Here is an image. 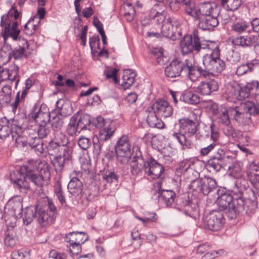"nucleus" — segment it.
Wrapping results in <instances>:
<instances>
[{
  "label": "nucleus",
  "instance_id": "obj_1",
  "mask_svg": "<svg viewBox=\"0 0 259 259\" xmlns=\"http://www.w3.org/2000/svg\"><path fill=\"white\" fill-rule=\"evenodd\" d=\"M227 210L226 214L230 220L235 219L240 213L250 215L254 213L257 208V201L255 199H244L234 196L233 194L219 191L216 196L211 200Z\"/></svg>",
  "mask_w": 259,
  "mask_h": 259
},
{
  "label": "nucleus",
  "instance_id": "obj_2",
  "mask_svg": "<svg viewBox=\"0 0 259 259\" xmlns=\"http://www.w3.org/2000/svg\"><path fill=\"white\" fill-rule=\"evenodd\" d=\"M36 165L34 161L21 166L19 169L12 171L10 174V179L15 189L21 193H26L30 186L27 179L37 187H42L47 180L38 172H35Z\"/></svg>",
  "mask_w": 259,
  "mask_h": 259
},
{
  "label": "nucleus",
  "instance_id": "obj_3",
  "mask_svg": "<svg viewBox=\"0 0 259 259\" xmlns=\"http://www.w3.org/2000/svg\"><path fill=\"white\" fill-rule=\"evenodd\" d=\"M202 62L203 67L194 63L196 81L201 77L214 78L226 68L225 62L220 58V51L218 47L212 49L210 54L204 55Z\"/></svg>",
  "mask_w": 259,
  "mask_h": 259
},
{
  "label": "nucleus",
  "instance_id": "obj_4",
  "mask_svg": "<svg viewBox=\"0 0 259 259\" xmlns=\"http://www.w3.org/2000/svg\"><path fill=\"white\" fill-rule=\"evenodd\" d=\"M166 76L170 78L184 76L196 81L194 70V61L192 59H185L184 61L176 59L172 60L165 69Z\"/></svg>",
  "mask_w": 259,
  "mask_h": 259
},
{
  "label": "nucleus",
  "instance_id": "obj_5",
  "mask_svg": "<svg viewBox=\"0 0 259 259\" xmlns=\"http://www.w3.org/2000/svg\"><path fill=\"white\" fill-rule=\"evenodd\" d=\"M93 124L97 128H101L98 136L93 140L95 151L99 153L104 142L111 139L116 131V127L112 120L105 119L101 116L97 117Z\"/></svg>",
  "mask_w": 259,
  "mask_h": 259
},
{
  "label": "nucleus",
  "instance_id": "obj_6",
  "mask_svg": "<svg viewBox=\"0 0 259 259\" xmlns=\"http://www.w3.org/2000/svg\"><path fill=\"white\" fill-rule=\"evenodd\" d=\"M197 131V124L195 121L184 118L179 120V132H173L171 137L177 140L182 146L190 149L192 145L190 138L196 133Z\"/></svg>",
  "mask_w": 259,
  "mask_h": 259
},
{
  "label": "nucleus",
  "instance_id": "obj_7",
  "mask_svg": "<svg viewBox=\"0 0 259 259\" xmlns=\"http://www.w3.org/2000/svg\"><path fill=\"white\" fill-rule=\"evenodd\" d=\"M242 106V112L237 107L230 108V116L240 124H249L252 121L251 116L259 114V104L256 101H246Z\"/></svg>",
  "mask_w": 259,
  "mask_h": 259
},
{
  "label": "nucleus",
  "instance_id": "obj_8",
  "mask_svg": "<svg viewBox=\"0 0 259 259\" xmlns=\"http://www.w3.org/2000/svg\"><path fill=\"white\" fill-rule=\"evenodd\" d=\"M211 41H201L198 30H194L191 35H186L181 40L180 46L182 53L186 55L195 52L198 53L201 49H210Z\"/></svg>",
  "mask_w": 259,
  "mask_h": 259
},
{
  "label": "nucleus",
  "instance_id": "obj_9",
  "mask_svg": "<svg viewBox=\"0 0 259 259\" xmlns=\"http://www.w3.org/2000/svg\"><path fill=\"white\" fill-rule=\"evenodd\" d=\"M189 187L193 191L200 192L204 195H207L210 200L216 196V194L220 191L215 180L209 177H204L192 181Z\"/></svg>",
  "mask_w": 259,
  "mask_h": 259
},
{
  "label": "nucleus",
  "instance_id": "obj_10",
  "mask_svg": "<svg viewBox=\"0 0 259 259\" xmlns=\"http://www.w3.org/2000/svg\"><path fill=\"white\" fill-rule=\"evenodd\" d=\"M23 133L20 122H18L16 116L13 119L11 123L7 125H0V139H5L11 135V138L17 144L22 142L21 135Z\"/></svg>",
  "mask_w": 259,
  "mask_h": 259
},
{
  "label": "nucleus",
  "instance_id": "obj_11",
  "mask_svg": "<svg viewBox=\"0 0 259 259\" xmlns=\"http://www.w3.org/2000/svg\"><path fill=\"white\" fill-rule=\"evenodd\" d=\"M161 33L164 37L172 40L179 39L182 36L180 21L175 17H168L161 27Z\"/></svg>",
  "mask_w": 259,
  "mask_h": 259
},
{
  "label": "nucleus",
  "instance_id": "obj_12",
  "mask_svg": "<svg viewBox=\"0 0 259 259\" xmlns=\"http://www.w3.org/2000/svg\"><path fill=\"white\" fill-rule=\"evenodd\" d=\"M203 222L205 228L212 231H218L223 228L225 222L223 212L213 210L206 215Z\"/></svg>",
  "mask_w": 259,
  "mask_h": 259
},
{
  "label": "nucleus",
  "instance_id": "obj_13",
  "mask_svg": "<svg viewBox=\"0 0 259 259\" xmlns=\"http://www.w3.org/2000/svg\"><path fill=\"white\" fill-rule=\"evenodd\" d=\"M146 161L143 157L140 148L138 146L134 148L133 157L130 163L131 172L135 177L141 176L142 170L145 171Z\"/></svg>",
  "mask_w": 259,
  "mask_h": 259
},
{
  "label": "nucleus",
  "instance_id": "obj_14",
  "mask_svg": "<svg viewBox=\"0 0 259 259\" xmlns=\"http://www.w3.org/2000/svg\"><path fill=\"white\" fill-rule=\"evenodd\" d=\"M53 114V113L50 114L48 112L45 107L42 108V106L35 104L28 116L30 119L35 120L38 124H45L50 121Z\"/></svg>",
  "mask_w": 259,
  "mask_h": 259
},
{
  "label": "nucleus",
  "instance_id": "obj_15",
  "mask_svg": "<svg viewBox=\"0 0 259 259\" xmlns=\"http://www.w3.org/2000/svg\"><path fill=\"white\" fill-rule=\"evenodd\" d=\"M145 165V174L153 179L160 178L164 171V167L152 157L146 161Z\"/></svg>",
  "mask_w": 259,
  "mask_h": 259
},
{
  "label": "nucleus",
  "instance_id": "obj_16",
  "mask_svg": "<svg viewBox=\"0 0 259 259\" xmlns=\"http://www.w3.org/2000/svg\"><path fill=\"white\" fill-rule=\"evenodd\" d=\"M238 95L240 100L244 99L250 96L256 97L259 95V81L252 80L247 82L244 87L240 88Z\"/></svg>",
  "mask_w": 259,
  "mask_h": 259
},
{
  "label": "nucleus",
  "instance_id": "obj_17",
  "mask_svg": "<svg viewBox=\"0 0 259 259\" xmlns=\"http://www.w3.org/2000/svg\"><path fill=\"white\" fill-rule=\"evenodd\" d=\"M149 110H154L157 115L166 118L170 117L173 112V109L169 104L165 100L159 99L156 101Z\"/></svg>",
  "mask_w": 259,
  "mask_h": 259
},
{
  "label": "nucleus",
  "instance_id": "obj_18",
  "mask_svg": "<svg viewBox=\"0 0 259 259\" xmlns=\"http://www.w3.org/2000/svg\"><path fill=\"white\" fill-rule=\"evenodd\" d=\"M247 176L250 183L259 190V162L254 160L250 162L247 168Z\"/></svg>",
  "mask_w": 259,
  "mask_h": 259
},
{
  "label": "nucleus",
  "instance_id": "obj_19",
  "mask_svg": "<svg viewBox=\"0 0 259 259\" xmlns=\"http://www.w3.org/2000/svg\"><path fill=\"white\" fill-rule=\"evenodd\" d=\"M209 78V80L201 81L197 87L198 92L201 95H209L219 89L218 81L214 78Z\"/></svg>",
  "mask_w": 259,
  "mask_h": 259
},
{
  "label": "nucleus",
  "instance_id": "obj_20",
  "mask_svg": "<svg viewBox=\"0 0 259 259\" xmlns=\"http://www.w3.org/2000/svg\"><path fill=\"white\" fill-rule=\"evenodd\" d=\"M19 23L17 21H14L12 25L9 27H5L3 29L1 32V35L4 39L6 38L12 37L14 40H17L20 33V30L18 28Z\"/></svg>",
  "mask_w": 259,
  "mask_h": 259
},
{
  "label": "nucleus",
  "instance_id": "obj_21",
  "mask_svg": "<svg viewBox=\"0 0 259 259\" xmlns=\"http://www.w3.org/2000/svg\"><path fill=\"white\" fill-rule=\"evenodd\" d=\"M219 15H207L199 19V27L200 29L205 30L212 29L219 24L217 17Z\"/></svg>",
  "mask_w": 259,
  "mask_h": 259
},
{
  "label": "nucleus",
  "instance_id": "obj_22",
  "mask_svg": "<svg viewBox=\"0 0 259 259\" xmlns=\"http://www.w3.org/2000/svg\"><path fill=\"white\" fill-rule=\"evenodd\" d=\"M56 114L62 117H67L72 112V109L69 102L63 99H60L56 103Z\"/></svg>",
  "mask_w": 259,
  "mask_h": 259
},
{
  "label": "nucleus",
  "instance_id": "obj_23",
  "mask_svg": "<svg viewBox=\"0 0 259 259\" xmlns=\"http://www.w3.org/2000/svg\"><path fill=\"white\" fill-rule=\"evenodd\" d=\"M219 156H214L208 161V166L212 168L215 171H219L222 167L227 159L229 158L228 156L224 155V151L222 149L219 150Z\"/></svg>",
  "mask_w": 259,
  "mask_h": 259
},
{
  "label": "nucleus",
  "instance_id": "obj_24",
  "mask_svg": "<svg viewBox=\"0 0 259 259\" xmlns=\"http://www.w3.org/2000/svg\"><path fill=\"white\" fill-rule=\"evenodd\" d=\"M89 239V237L84 232H72L65 236V240L70 244H83Z\"/></svg>",
  "mask_w": 259,
  "mask_h": 259
},
{
  "label": "nucleus",
  "instance_id": "obj_25",
  "mask_svg": "<svg viewBox=\"0 0 259 259\" xmlns=\"http://www.w3.org/2000/svg\"><path fill=\"white\" fill-rule=\"evenodd\" d=\"M249 187L248 183L244 177L237 179L234 183V187L231 190L234 196L243 198V192Z\"/></svg>",
  "mask_w": 259,
  "mask_h": 259
},
{
  "label": "nucleus",
  "instance_id": "obj_26",
  "mask_svg": "<svg viewBox=\"0 0 259 259\" xmlns=\"http://www.w3.org/2000/svg\"><path fill=\"white\" fill-rule=\"evenodd\" d=\"M199 17L200 18L207 15H219V8L214 4L209 2H205L199 5Z\"/></svg>",
  "mask_w": 259,
  "mask_h": 259
},
{
  "label": "nucleus",
  "instance_id": "obj_27",
  "mask_svg": "<svg viewBox=\"0 0 259 259\" xmlns=\"http://www.w3.org/2000/svg\"><path fill=\"white\" fill-rule=\"evenodd\" d=\"M37 221L41 227H46L50 224L54 223L55 217L46 212L45 208L40 207L37 210Z\"/></svg>",
  "mask_w": 259,
  "mask_h": 259
},
{
  "label": "nucleus",
  "instance_id": "obj_28",
  "mask_svg": "<svg viewBox=\"0 0 259 259\" xmlns=\"http://www.w3.org/2000/svg\"><path fill=\"white\" fill-rule=\"evenodd\" d=\"M73 116H76L75 122L78 125V128L81 131L84 130H90L91 129V117L89 114L76 113Z\"/></svg>",
  "mask_w": 259,
  "mask_h": 259
},
{
  "label": "nucleus",
  "instance_id": "obj_29",
  "mask_svg": "<svg viewBox=\"0 0 259 259\" xmlns=\"http://www.w3.org/2000/svg\"><path fill=\"white\" fill-rule=\"evenodd\" d=\"M159 201H162L167 206H170L174 202L176 193L171 190H159L158 192Z\"/></svg>",
  "mask_w": 259,
  "mask_h": 259
},
{
  "label": "nucleus",
  "instance_id": "obj_30",
  "mask_svg": "<svg viewBox=\"0 0 259 259\" xmlns=\"http://www.w3.org/2000/svg\"><path fill=\"white\" fill-rule=\"evenodd\" d=\"M67 188L71 194L78 196L82 192V184L78 178L73 177L69 182Z\"/></svg>",
  "mask_w": 259,
  "mask_h": 259
},
{
  "label": "nucleus",
  "instance_id": "obj_31",
  "mask_svg": "<svg viewBox=\"0 0 259 259\" xmlns=\"http://www.w3.org/2000/svg\"><path fill=\"white\" fill-rule=\"evenodd\" d=\"M258 64L257 61H251L246 63L238 66L236 70V73L238 76L252 72L254 67Z\"/></svg>",
  "mask_w": 259,
  "mask_h": 259
},
{
  "label": "nucleus",
  "instance_id": "obj_32",
  "mask_svg": "<svg viewBox=\"0 0 259 259\" xmlns=\"http://www.w3.org/2000/svg\"><path fill=\"white\" fill-rule=\"evenodd\" d=\"M181 210L185 215L194 218L195 213L197 212L198 206L192 201L186 200L183 202Z\"/></svg>",
  "mask_w": 259,
  "mask_h": 259
},
{
  "label": "nucleus",
  "instance_id": "obj_33",
  "mask_svg": "<svg viewBox=\"0 0 259 259\" xmlns=\"http://www.w3.org/2000/svg\"><path fill=\"white\" fill-rule=\"evenodd\" d=\"M38 209L39 205H36L35 207H27L25 208L24 215L23 218V223L25 225H28L32 222L36 216Z\"/></svg>",
  "mask_w": 259,
  "mask_h": 259
},
{
  "label": "nucleus",
  "instance_id": "obj_34",
  "mask_svg": "<svg viewBox=\"0 0 259 259\" xmlns=\"http://www.w3.org/2000/svg\"><path fill=\"white\" fill-rule=\"evenodd\" d=\"M135 73L130 69H126L123 71L122 75V86L127 89L131 87L134 82Z\"/></svg>",
  "mask_w": 259,
  "mask_h": 259
},
{
  "label": "nucleus",
  "instance_id": "obj_35",
  "mask_svg": "<svg viewBox=\"0 0 259 259\" xmlns=\"http://www.w3.org/2000/svg\"><path fill=\"white\" fill-rule=\"evenodd\" d=\"M25 48L19 47L18 48H15L10 53L6 55V58L2 62V64H5L9 62L10 60L14 58L15 60L21 59L24 55Z\"/></svg>",
  "mask_w": 259,
  "mask_h": 259
},
{
  "label": "nucleus",
  "instance_id": "obj_36",
  "mask_svg": "<svg viewBox=\"0 0 259 259\" xmlns=\"http://www.w3.org/2000/svg\"><path fill=\"white\" fill-rule=\"evenodd\" d=\"M180 100L186 103L193 105H196L199 103V96L192 92L187 91L184 93L181 97Z\"/></svg>",
  "mask_w": 259,
  "mask_h": 259
},
{
  "label": "nucleus",
  "instance_id": "obj_37",
  "mask_svg": "<svg viewBox=\"0 0 259 259\" xmlns=\"http://www.w3.org/2000/svg\"><path fill=\"white\" fill-rule=\"evenodd\" d=\"M8 205L11 206V211L16 217H22V203L20 198H19L18 200H15L14 199L10 200L9 201Z\"/></svg>",
  "mask_w": 259,
  "mask_h": 259
},
{
  "label": "nucleus",
  "instance_id": "obj_38",
  "mask_svg": "<svg viewBox=\"0 0 259 259\" xmlns=\"http://www.w3.org/2000/svg\"><path fill=\"white\" fill-rule=\"evenodd\" d=\"M252 38L248 36H238L233 38L232 42L234 46L246 48L252 44Z\"/></svg>",
  "mask_w": 259,
  "mask_h": 259
},
{
  "label": "nucleus",
  "instance_id": "obj_39",
  "mask_svg": "<svg viewBox=\"0 0 259 259\" xmlns=\"http://www.w3.org/2000/svg\"><path fill=\"white\" fill-rule=\"evenodd\" d=\"M250 27V23L243 20H239L233 24L231 28L232 31L241 34L246 32L247 29Z\"/></svg>",
  "mask_w": 259,
  "mask_h": 259
},
{
  "label": "nucleus",
  "instance_id": "obj_40",
  "mask_svg": "<svg viewBox=\"0 0 259 259\" xmlns=\"http://www.w3.org/2000/svg\"><path fill=\"white\" fill-rule=\"evenodd\" d=\"M148 113L147 117V122L148 125L152 127H156L159 128V125L160 124V121L158 120L157 116V113L154 110H149V107L146 110Z\"/></svg>",
  "mask_w": 259,
  "mask_h": 259
},
{
  "label": "nucleus",
  "instance_id": "obj_41",
  "mask_svg": "<svg viewBox=\"0 0 259 259\" xmlns=\"http://www.w3.org/2000/svg\"><path fill=\"white\" fill-rule=\"evenodd\" d=\"M152 54L156 58L157 62L163 65L166 64L168 61V58L163 55V51L161 48H155L151 50Z\"/></svg>",
  "mask_w": 259,
  "mask_h": 259
},
{
  "label": "nucleus",
  "instance_id": "obj_42",
  "mask_svg": "<svg viewBox=\"0 0 259 259\" xmlns=\"http://www.w3.org/2000/svg\"><path fill=\"white\" fill-rule=\"evenodd\" d=\"M37 19V17H34L24 25V31L26 34L31 35L35 32L38 24V22H35Z\"/></svg>",
  "mask_w": 259,
  "mask_h": 259
},
{
  "label": "nucleus",
  "instance_id": "obj_43",
  "mask_svg": "<svg viewBox=\"0 0 259 259\" xmlns=\"http://www.w3.org/2000/svg\"><path fill=\"white\" fill-rule=\"evenodd\" d=\"M129 151L131 150V145L127 136H122L117 141L115 146V151Z\"/></svg>",
  "mask_w": 259,
  "mask_h": 259
},
{
  "label": "nucleus",
  "instance_id": "obj_44",
  "mask_svg": "<svg viewBox=\"0 0 259 259\" xmlns=\"http://www.w3.org/2000/svg\"><path fill=\"white\" fill-rule=\"evenodd\" d=\"M116 154L117 161L122 164L127 163L131 158V150L123 151L118 150L116 151Z\"/></svg>",
  "mask_w": 259,
  "mask_h": 259
},
{
  "label": "nucleus",
  "instance_id": "obj_45",
  "mask_svg": "<svg viewBox=\"0 0 259 259\" xmlns=\"http://www.w3.org/2000/svg\"><path fill=\"white\" fill-rule=\"evenodd\" d=\"M123 11L127 21L129 22L132 21L136 14V11L133 6L130 3H125L123 5Z\"/></svg>",
  "mask_w": 259,
  "mask_h": 259
},
{
  "label": "nucleus",
  "instance_id": "obj_46",
  "mask_svg": "<svg viewBox=\"0 0 259 259\" xmlns=\"http://www.w3.org/2000/svg\"><path fill=\"white\" fill-rule=\"evenodd\" d=\"M18 238L15 234L10 233V229L8 228L5 234L4 243L7 246L13 247L17 243Z\"/></svg>",
  "mask_w": 259,
  "mask_h": 259
},
{
  "label": "nucleus",
  "instance_id": "obj_47",
  "mask_svg": "<svg viewBox=\"0 0 259 259\" xmlns=\"http://www.w3.org/2000/svg\"><path fill=\"white\" fill-rule=\"evenodd\" d=\"M199 5L197 6L195 2L185 8L186 13L195 20H198L199 17Z\"/></svg>",
  "mask_w": 259,
  "mask_h": 259
},
{
  "label": "nucleus",
  "instance_id": "obj_48",
  "mask_svg": "<svg viewBox=\"0 0 259 259\" xmlns=\"http://www.w3.org/2000/svg\"><path fill=\"white\" fill-rule=\"evenodd\" d=\"M73 150L71 147L69 145L62 147L57 153V155H60V156L67 160V161L71 162L72 160V155Z\"/></svg>",
  "mask_w": 259,
  "mask_h": 259
},
{
  "label": "nucleus",
  "instance_id": "obj_49",
  "mask_svg": "<svg viewBox=\"0 0 259 259\" xmlns=\"http://www.w3.org/2000/svg\"><path fill=\"white\" fill-rule=\"evenodd\" d=\"M230 108L227 109L225 107L220 110L218 114V119L219 123L222 124L230 123Z\"/></svg>",
  "mask_w": 259,
  "mask_h": 259
},
{
  "label": "nucleus",
  "instance_id": "obj_50",
  "mask_svg": "<svg viewBox=\"0 0 259 259\" xmlns=\"http://www.w3.org/2000/svg\"><path fill=\"white\" fill-rule=\"evenodd\" d=\"M55 155L52 160V164L56 171H61L63 169L64 165L69 162L62 158L60 155Z\"/></svg>",
  "mask_w": 259,
  "mask_h": 259
},
{
  "label": "nucleus",
  "instance_id": "obj_51",
  "mask_svg": "<svg viewBox=\"0 0 259 259\" xmlns=\"http://www.w3.org/2000/svg\"><path fill=\"white\" fill-rule=\"evenodd\" d=\"M55 142L57 143L60 146H66L69 144V139L67 136L62 132H57L55 134L53 139Z\"/></svg>",
  "mask_w": 259,
  "mask_h": 259
},
{
  "label": "nucleus",
  "instance_id": "obj_52",
  "mask_svg": "<svg viewBox=\"0 0 259 259\" xmlns=\"http://www.w3.org/2000/svg\"><path fill=\"white\" fill-rule=\"evenodd\" d=\"M12 94V88L10 85H5L2 89V93L0 94V98L3 97L1 99L3 104H8L11 101Z\"/></svg>",
  "mask_w": 259,
  "mask_h": 259
},
{
  "label": "nucleus",
  "instance_id": "obj_53",
  "mask_svg": "<svg viewBox=\"0 0 259 259\" xmlns=\"http://www.w3.org/2000/svg\"><path fill=\"white\" fill-rule=\"evenodd\" d=\"M76 116H73L70 119L67 128V133L70 136H73L77 133H79L81 131L78 128V125L75 122Z\"/></svg>",
  "mask_w": 259,
  "mask_h": 259
},
{
  "label": "nucleus",
  "instance_id": "obj_54",
  "mask_svg": "<svg viewBox=\"0 0 259 259\" xmlns=\"http://www.w3.org/2000/svg\"><path fill=\"white\" fill-rule=\"evenodd\" d=\"M37 133L39 138H46L50 133V127L49 122L45 124H38Z\"/></svg>",
  "mask_w": 259,
  "mask_h": 259
},
{
  "label": "nucleus",
  "instance_id": "obj_55",
  "mask_svg": "<svg viewBox=\"0 0 259 259\" xmlns=\"http://www.w3.org/2000/svg\"><path fill=\"white\" fill-rule=\"evenodd\" d=\"M7 39L8 38L4 39V45L0 52V63L1 64L6 59L8 53H10V52L13 51L12 46L8 43Z\"/></svg>",
  "mask_w": 259,
  "mask_h": 259
},
{
  "label": "nucleus",
  "instance_id": "obj_56",
  "mask_svg": "<svg viewBox=\"0 0 259 259\" xmlns=\"http://www.w3.org/2000/svg\"><path fill=\"white\" fill-rule=\"evenodd\" d=\"M231 175L235 179H239L244 177L243 172L239 163H235L233 167L229 166Z\"/></svg>",
  "mask_w": 259,
  "mask_h": 259
},
{
  "label": "nucleus",
  "instance_id": "obj_57",
  "mask_svg": "<svg viewBox=\"0 0 259 259\" xmlns=\"http://www.w3.org/2000/svg\"><path fill=\"white\" fill-rule=\"evenodd\" d=\"M57 143L52 140L49 143L47 147L48 152L50 155H55L58 153L61 147Z\"/></svg>",
  "mask_w": 259,
  "mask_h": 259
},
{
  "label": "nucleus",
  "instance_id": "obj_58",
  "mask_svg": "<svg viewBox=\"0 0 259 259\" xmlns=\"http://www.w3.org/2000/svg\"><path fill=\"white\" fill-rule=\"evenodd\" d=\"M54 191L55 195H56L58 199L61 204L65 202V198L62 191L61 183L57 181L54 186Z\"/></svg>",
  "mask_w": 259,
  "mask_h": 259
},
{
  "label": "nucleus",
  "instance_id": "obj_59",
  "mask_svg": "<svg viewBox=\"0 0 259 259\" xmlns=\"http://www.w3.org/2000/svg\"><path fill=\"white\" fill-rule=\"evenodd\" d=\"M63 120L60 116L56 114V116L52 117L51 125L54 131L57 132L60 131L63 126Z\"/></svg>",
  "mask_w": 259,
  "mask_h": 259
},
{
  "label": "nucleus",
  "instance_id": "obj_60",
  "mask_svg": "<svg viewBox=\"0 0 259 259\" xmlns=\"http://www.w3.org/2000/svg\"><path fill=\"white\" fill-rule=\"evenodd\" d=\"M103 179L107 183H112L117 181L118 177L114 171H106L103 175Z\"/></svg>",
  "mask_w": 259,
  "mask_h": 259
},
{
  "label": "nucleus",
  "instance_id": "obj_61",
  "mask_svg": "<svg viewBox=\"0 0 259 259\" xmlns=\"http://www.w3.org/2000/svg\"><path fill=\"white\" fill-rule=\"evenodd\" d=\"M13 22L14 21H13L12 17L8 13L1 16L0 26L4 29L5 27L12 25Z\"/></svg>",
  "mask_w": 259,
  "mask_h": 259
},
{
  "label": "nucleus",
  "instance_id": "obj_62",
  "mask_svg": "<svg viewBox=\"0 0 259 259\" xmlns=\"http://www.w3.org/2000/svg\"><path fill=\"white\" fill-rule=\"evenodd\" d=\"M78 145L83 150H87L91 145L90 139L81 136L78 140Z\"/></svg>",
  "mask_w": 259,
  "mask_h": 259
},
{
  "label": "nucleus",
  "instance_id": "obj_63",
  "mask_svg": "<svg viewBox=\"0 0 259 259\" xmlns=\"http://www.w3.org/2000/svg\"><path fill=\"white\" fill-rule=\"evenodd\" d=\"M118 69L116 68L106 69L104 71V74L106 75L107 78H113L115 82L117 81V73Z\"/></svg>",
  "mask_w": 259,
  "mask_h": 259
},
{
  "label": "nucleus",
  "instance_id": "obj_64",
  "mask_svg": "<svg viewBox=\"0 0 259 259\" xmlns=\"http://www.w3.org/2000/svg\"><path fill=\"white\" fill-rule=\"evenodd\" d=\"M224 125L225 126L223 128V132L225 135L232 138H235L237 136V133L234 128L230 125V123L224 124Z\"/></svg>",
  "mask_w": 259,
  "mask_h": 259
}]
</instances>
